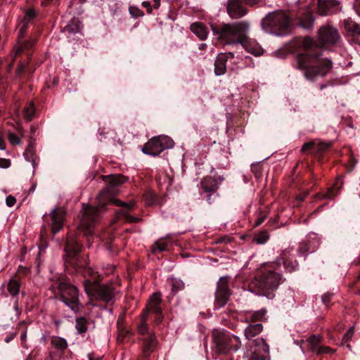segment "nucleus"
Segmentation results:
<instances>
[{"mask_svg": "<svg viewBox=\"0 0 360 360\" xmlns=\"http://www.w3.org/2000/svg\"><path fill=\"white\" fill-rule=\"evenodd\" d=\"M24 68H25V67H24V65H21L19 67L18 70V74H20V73L22 71V70L24 69Z\"/></svg>", "mask_w": 360, "mask_h": 360, "instance_id": "680f3d73", "label": "nucleus"}, {"mask_svg": "<svg viewBox=\"0 0 360 360\" xmlns=\"http://www.w3.org/2000/svg\"><path fill=\"white\" fill-rule=\"evenodd\" d=\"M8 139L9 141L13 145H19L21 143L20 139L14 133H8Z\"/></svg>", "mask_w": 360, "mask_h": 360, "instance_id": "ea45409f", "label": "nucleus"}, {"mask_svg": "<svg viewBox=\"0 0 360 360\" xmlns=\"http://www.w3.org/2000/svg\"><path fill=\"white\" fill-rule=\"evenodd\" d=\"M167 242L165 239H160L155 242L153 246V251L155 252L156 250L159 252H162L167 250Z\"/></svg>", "mask_w": 360, "mask_h": 360, "instance_id": "e433bc0d", "label": "nucleus"}, {"mask_svg": "<svg viewBox=\"0 0 360 360\" xmlns=\"http://www.w3.org/2000/svg\"><path fill=\"white\" fill-rule=\"evenodd\" d=\"M301 44L305 53L298 56L297 68L304 71L308 79L326 75L332 68V62L321 57L316 43L311 37L304 38Z\"/></svg>", "mask_w": 360, "mask_h": 360, "instance_id": "f03ea898", "label": "nucleus"}, {"mask_svg": "<svg viewBox=\"0 0 360 360\" xmlns=\"http://www.w3.org/2000/svg\"><path fill=\"white\" fill-rule=\"evenodd\" d=\"M24 157L27 160L32 162L34 167L37 164L34 148L31 142L24 152Z\"/></svg>", "mask_w": 360, "mask_h": 360, "instance_id": "cd10ccee", "label": "nucleus"}, {"mask_svg": "<svg viewBox=\"0 0 360 360\" xmlns=\"http://www.w3.org/2000/svg\"><path fill=\"white\" fill-rule=\"evenodd\" d=\"M86 0H72L70 4L71 7H73L75 4H83Z\"/></svg>", "mask_w": 360, "mask_h": 360, "instance_id": "864d4df0", "label": "nucleus"}, {"mask_svg": "<svg viewBox=\"0 0 360 360\" xmlns=\"http://www.w3.org/2000/svg\"><path fill=\"white\" fill-rule=\"evenodd\" d=\"M154 314H155V318L154 320L155 324L160 323L162 320V318H163L162 311L159 312V313H154Z\"/></svg>", "mask_w": 360, "mask_h": 360, "instance_id": "de8ad7c7", "label": "nucleus"}, {"mask_svg": "<svg viewBox=\"0 0 360 360\" xmlns=\"http://www.w3.org/2000/svg\"><path fill=\"white\" fill-rule=\"evenodd\" d=\"M82 28V22L76 18H73L64 28L65 32L68 33H77Z\"/></svg>", "mask_w": 360, "mask_h": 360, "instance_id": "393cba45", "label": "nucleus"}, {"mask_svg": "<svg viewBox=\"0 0 360 360\" xmlns=\"http://www.w3.org/2000/svg\"><path fill=\"white\" fill-rule=\"evenodd\" d=\"M207 45L205 43H202L199 45V49L203 50L206 48Z\"/></svg>", "mask_w": 360, "mask_h": 360, "instance_id": "bf43d9fd", "label": "nucleus"}, {"mask_svg": "<svg viewBox=\"0 0 360 360\" xmlns=\"http://www.w3.org/2000/svg\"><path fill=\"white\" fill-rule=\"evenodd\" d=\"M331 297H332V295L330 294V293H326L324 294L323 296H322V302H323V304H328L330 300H331Z\"/></svg>", "mask_w": 360, "mask_h": 360, "instance_id": "49530a36", "label": "nucleus"}, {"mask_svg": "<svg viewBox=\"0 0 360 360\" xmlns=\"http://www.w3.org/2000/svg\"><path fill=\"white\" fill-rule=\"evenodd\" d=\"M14 309L16 311H18L19 310V307H18V302L16 301L15 302V304H14Z\"/></svg>", "mask_w": 360, "mask_h": 360, "instance_id": "e2e57ef3", "label": "nucleus"}, {"mask_svg": "<svg viewBox=\"0 0 360 360\" xmlns=\"http://www.w3.org/2000/svg\"><path fill=\"white\" fill-rule=\"evenodd\" d=\"M341 41L340 35L338 30L330 25L322 26L318 32L319 46L328 48L338 45Z\"/></svg>", "mask_w": 360, "mask_h": 360, "instance_id": "9b49d317", "label": "nucleus"}, {"mask_svg": "<svg viewBox=\"0 0 360 360\" xmlns=\"http://www.w3.org/2000/svg\"><path fill=\"white\" fill-rule=\"evenodd\" d=\"M142 6L147 8V12L148 13H152V7L150 6V3L149 1H143L142 2Z\"/></svg>", "mask_w": 360, "mask_h": 360, "instance_id": "8fccbe9b", "label": "nucleus"}, {"mask_svg": "<svg viewBox=\"0 0 360 360\" xmlns=\"http://www.w3.org/2000/svg\"><path fill=\"white\" fill-rule=\"evenodd\" d=\"M227 11L232 18H239L246 13V10L241 0H229L227 5Z\"/></svg>", "mask_w": 360, "mask_h": 360, "instance_id": "dca6fc26", "label": "nucleus"}, {"mask_svg": "<svg viewBox=\"0 0 360 360\" xmlns=\"http://www.w3.org/2000/svg\"><path fill=\"white\" fill-rule=\"evenodd\" d=\"M330 143H326V142H308L304 143L302 148L301 151L302 153H307V152H311V153H316V152H321L323 151L324 150L330 147Z\"/></svg>", "mask_w": 360, "mask_h": 360, "instance_id": "a211bd4d", "label": "nucleus"}, {"mask_svg": "<svg viewBox=\"0 0 360 360\" xmlns=\"http://www.w3.org/2000/svg\"><path fill=\"white\" fill-rule=\"evenodd\" d=\"M249 28L248 22L241 21L224 24L221 27H212V30L224 44H240L248 52L255 56H260L263 53L262 48L255 40L247 37Z\"/></svg>", "mask_w": 360, "mask_h": 360, "instance_id": "7ed1b4c3", "label": "nucleus"}, {"mask_svg": "<svg viewBox=\"0 0 360 360\" xmlns=\"http://www.w3.org/2000/svg\"><path fill=\"white\" fill-rule=\"evenodd\" d=\"M118 325V340L123 342L124 340V338L129 335V331L127 330H125L122 328V326L120 325V319H119L117 321Z\"/></svg>", "mask_w": 360, "mask_h": 360, "instance_id": "58836bf2", "label": "nucleus"}, {"mask_svg": "<svg viewBox=\"0 0 360 360\" xmlns=\"http://www.w3.org/2000/svg\"><path fill=\"white\" fill-rule=\"evenodd\" d=\"M6 205L9 207H12L15 205L16 200L15 198L11 195H9L6 199Z\"/></svg>", "mask_w": 360, "mask_h": 360, "instance_id": "c03bdc74", "label": "nucleus"}, {"mask_svg": "<svg viewBox=\"0 0 360 360\" xmlns=\"http://www.w3.org/2000/svg\"><path fill=\"white\" fill-rule=\"evenodd\" d=\"M321 340V336L313 335L306 340L305 344L310 351L316 353L317 349L319 347V345Z\"/></svg>", "mask_w": 360, "mask_h": 360, "instance_id": "b1692460", "label": "nucleus"}, {"mask_svg": "<svg viewBox=\"0 0 360 360\" xmlns=\"http://www.w3.org/2000/svg\"><path fill=\"white\" fill-rule=\"evenodd\" d=\"M162 297L159 292L153 293L149 298L148 304L141 314V321L138 326L139 334L143 335V356L148 358L153 352L157 347V340L155 334L149 331L146 319L150 312L159 313L162 311Z\"/></svg>", "mask_w": 360, "mask_h": 360, "instance_id": "20e7f679", "label": "nucleus"}, {"mask_svg": "<svg viewBox=\"0 0 360 360\" xmlns=\"http://www.w3.org/2000/svg\"><path fill=\"white\" fill-rule=\"evenodd\" d=\"M57 288L60 300L72 311H79L81 303L77 288L65 282H60Z\"/></svg>", "mask_w": 360, "mask_h": 360, "instance_id": "6e6552de", "label": "nucleus"}, {"mask_svg": "<svg viewBox=\"0 0 360 360\" xmlns=\"http://www.w3.org/2000/svg\"><path fill=\"white\" fill-rule=\"evenodd\" d=\"M79 271L86 278L84 282V290L89 297L104 302L112 300L115 295L112 288L109 285H101L98 282L99 275L97 271L89 265L79 269Z\"/></svg>", "mask_w": 360, "mask_h": 360, "instance_id": "423d86ee", "label": "nucleus"}, {"mask_svg": "<svg viewBox=\"0 0 360 360\" xmlns=\"http://www.w3.org/2000/svg\"><path fill=\"white\" fill-rule=\"evenodd\" d=\"M81 250V245L79 242L71 236H68L65 251L70 257H75Z\"/></svg>", "mask_w": 360, "mask_h": 360, "instance_id": "6ab92c4d", "label": "nucleus"}, {"mask_svg": "<svg viewBox=\"0 0 360 360\" xmlns=\"http://www.w3.org/2000/svg\"><path fill=\"white\" fill-rule=\"evenodd\" d=\"M207 200L209 202V203H211V202H210V200H211V195H209L207 196Z\"/></svg>", "mask_w": 360, "mask_h": 360, "instance_id": "338daca9", "label": "nucleus"}, {"mask_svg": "<svg viewBox=\"0 0 360 360\" xmlns=\"http://www.w3.org/2000/svg\"><path fill=\"white\" fill-rule=\"evenodd\" d=\"M338 194V188L335 186L329 188L325 194H319L318 198L321 199H333Z\"/></svg>", "mask_w": 360, "mask_h": 360, "instance_id": "473e14b6", "label": "nucleus"}, {"mask_svg": "<svg viewBox=\"0 0 360 360\" xmlns=\"http://www.w3.org/2000/svg\"><path fill=\"white\" fill-rule=\"evenodd\" d=\"M265 218H266V217H265V216H263V217H259V218L256 220V221H255V226H257L261 225V224L264 222V221Z\"/></svg>", "mask_w": 360, "mask_h": 360, "instance_id": "603ef678", "label": "nucleus"}, {"mask_svg": "<svg viewBox=\"0 0 360 360\" xmlns=\"http://www.w3.org/2000/svg\"><path fill=\"white\" fill-rule=\"evenodd\" d=\"M26 338H27V333H26V331H24L20 335V339L22 340V347H27V346L25 345V341L26 340Z\"/></svg>", "mask_w": 360, "mask_h": 360, "instance_id": "3c124183", "label": "nucleus"}, {"mask_svg": "<svg viewBox=\"0 0 360 360\" xmlns=\"http://www.w3.org/2000/svg\"><path fill=\"white\" fill-rule=\"evenodd\" d=\"M191 30L201 40L207 37V30L201 22H194L191 25Z\"/></svg>", "mask_w": 360, "mask_h": 360, "instance_id": "4be33fe9", "label": "nucleus"}, {"mask_svg": "<svg viewBox=\"0 0 360 360\" xmlns=\"http://www.w3.org/2000/svg\"><path fill=\"white\" fill-rule=\"evenodd\" d=\"M88 321L84 317L76 319L75 328L79 333H84L87 330Z\"/></svg>", "mask_w": 360, "mask_h": 360, "instance_id": "7c9ffc66", "label": "nucleus"}, {"mask_svg": "<svg viewBox=\"0 0 360 360\" xmlns=\"http://www.w3.org/2000/svg\"><path fill=\"white\" fill-rule=\"evenodd\" d=\"M213 339L217 352L219 354H228L232 351H237L241 345L240 338L227 331L214 330Z\"/></svg>", "mask_w": 360, "mask_h": 360, "instance_id": "0eeeda50", "label": "nucleus"}, {"mask_svg": "<svg viewBox=\"0 0 360 360\" xmlns=\"http://www.w3.org/2000/svg\"><path fill=\"white\" fill-rule=\"evenodd\" d=\"M344 27L345 30L350 33L352 36L360 34V27L359 25L351 20H345L344 21Z\"/></svg>", "mask_w": 360, "mask_h": 360, "instance_id": "a878e982", "label": "nucleus"}, {"mask_svg": "<svg viewBox=\"0 0 360 360\" xmlns=\"http://www.w3.org/2000/svg\"><path fill=\"white\" fill-rule=\"evenodd\" d=\"M7 290L11 295H17L20 291V283L16 279H11L7 284Z\"/></svg>", "mask_w": 360, "mask_h": 360, "instance_id": "c756f323", "label": "nucleus"}, {"mask_svg": "<svg viewBox=\"0 0 360 360\" xmlns=\"http://www.w3.org/2000/svg\"><path fill=\"white\" fill-rule=\"evenodd\" d=\"M333 350L329 347H319L316 352V354L318 355L322 354H329L333 353Z\"/></svg>", "mask_w": 360, "mask_h": 360, "instance_id": "79ce46f5", "label": "nucleus"}, {"mask_svg": "<svg viewBox=\"0 0 360 360\" xmlns=\"http://www.w3.org/2000/svg\"><path fill=\"white\" fill-rule=\"evenodd\" d=\"M51 344L53 347L62 352L68 347L67 341L58 336H53L51 339Z\"/></svg>", "mask_w": 360, "mask_h": 360, "instance_id": "bb28decb", "label": "nucleus"}, {"mask_svg": "<svg viewBox=\"0 0 360 360\" xmlns=\"http://www.w3.org/2000/svg\"><path fill=\"white\" fill-rule=\"evenodd\" d=\"M262 26L266 32H285L289 27V18L281 11L269 13L262 21Z\"/></svg>", "mask_w": 360, "mask_h": 360, "instance_id": "1a4fd4ad", "label": "nucleus"}, {"mask_svg": "<svg viewBox=\"0 0 360 360\" xmlns=\"http://www.w3.org/2000/svg\"><path fill=\"white\" fill-rule=\"evenodd\" d=\"M263 329L261 323H255L248 326L245 330V336L248 340H251L259 334Z\"/></svg>", "mask_w": 360, "mask_h": 360, "instance_id": "5701e85b", "label": "nucleus"}, {"mask_svg": "<svg viewBox=\"0 0 360 360\" xmlns=\"http://www.w3.org/2000/svg\"><path fill=\"white\" fill-rule=\"evenodd\" d=\"M174 145L173 140L167 136H155L147 142L142 151L147 155L156 156L160 154L164 150L172 148Z\"/></svg>", "mask_w": 360, "mask_h": 360, "instance_id": "9d476101", "label": "nucleus"}, {"mask_svg": "<svg viewBox=\"0 0 360 360\" xmlns=\"http://www.w3.org/2000/svg\"><path fill=\"white\" fill-rule=\"evenodd\" d=\"M338 5L336 0H319L318 11L322 15H330L337 11Z\"/></svg>", "mask_w": 360, "mask_h": 360, "instance_id": "f3484780", "label": "nucleus"}, {"mask_svg": "<svg viewBox=\"0 0 360 360\" xmlns=\"http://www.w3.org/2000/svg\"><path fill=\"white\" fill-rule=\"evenodd\" d=\"M314 19L310 12L307 11L300 17V25L304 29H310L312 27Z\"/></svg>", "mask_w": 360, "mask_h": 360, "instance_id": "c85d7f7f", "label": "nucleus"}, {"mask_svg": "<svg viewBox=\"0 0 360 360\" xmlns=\"http://www.w3.org/2000/svg\"><path fill=\"white\" fill-rule=\"evenodd\" d=\"M231 291L229 286V278L221 277L217 283L215 293L216 300L219 307H223L227 302Z\"/></svg>", "mask_w": 360, "mask_h": 360, "instance_id": "f8f14e48", "label": "nucleus"}, {"mask_svg": "<svg viewBox=\"0 0 360 360\" xmlns=\"http://www.w3.org/2000/svg\"><path fill=\"white\" fill-rule=\"evenodd\" d=\"M35 16L36 11L34 8H30L27 11L24 18L20 23V28L19 30V35L20 37H22L25 34L27 25L32 21Z\"/></svg>", "mask_w": 360, "mask_h": 360, "instance_id": "412c9836", "label": "nucleus"}, {"mask_svg": "<svg viewBox=\"0 0 360 360\" xmlns=\"http://www.w3.org/2000/svg\"><path fill=\"white\" fill-rule=\"evenodd\" d=\"M160 0H154V5H153L154 8L157 9L160 7Z\"/></svg>", "mask_w": 360, "mask_h": 360, "instance_id": "4d7b16f0", "label": "nucleus"}, {"mask_svg": "<svg viewBox=\"0 0 360 360\" xmlns=\"http://www.w3.org/2000/svg\"><path fill=\"white\" fill-rule=\"evenodd\" d=\"M234 55L231 52L219 53L214 63V73L220 76L224 75L226 70V62L229 59H233Z\"/></svg>", "mask_w": 360, "mask_h": 360, "instance_id": "2eb2a0df", "label": "nucleus"}, {"mask_svg": "<svg viewBox=\"0 0 360 360\" xmlns=\"http://www.w3.org/2000/svg\"><path fill=\"white\" fill-rule=\"evenodd\" d=\"M5 148H6L5 143H4L1 136H0V150H4Z\"/></svg>", "mask_w": 360, "mask_h": 360, "instance_id": "6e6d98bb", "label": "nucleus"}, {"mask_svg": "<svg viewBox=\"0 0 360 360\" xmlns=\"http://www.w3.org/2000/svg\"><path fill=\"white\" fill-rule=\"evenodd\" d=\"M287 252V251H286V250H285V251L283 252V255H282V259H285V252Z\"/></svg>", "mask_w": 360, "mask_h": 360, "instance_id": "774afa93", "label": "nucleus"}, {"mask_svg": "<svg viewBox=\"0 0 360 360\" xmlns=\"http://www.w3.org/2000/svg\"><path fill=\"white\" fill-rule=\"evenodd\" d=\"M354 334V328L352 327L349 328V330L347 331V333L345 335L343 339L345 342L348 341L352 337Z\"/></svg>", "mask_w": 360, "mask_h": 360, "instance_id": "a18cd8bd", "label": "nucleus"}, {"mask_svg": "<svg viewBox=\"0 0 360 360\" xmlns=\"http://www.w3.org/2000/svg\"><path fill=\"white\" fill-rule=\"evenodd\" d=\"M11 165V161L6 158H0V167L6 169L8 168Z\"/></svg>", "mask_w": 360, "mask_h": 360, "instance_id": "37998d69", "label": "nucleus"}, {"mask_svg": "<svg viewBox=\"0 0 360 360\" xmlns=\"http://www.w3.org/2000/svg\"><path fill=\"white\" fill-rule=\"evenodd\" d=\"M89 360H101V359H94L91 354H89Z\"/></svg>", "mask_w": 360, "mask_h": 360, "instance_id": "69168bd1", "label": "nucleus"}, {"mask_svg": "<svg viewBox=\"0 0 360 360\" xmlns=\"http://www.w3.org/2000/svg\"><path fill=\"white\" fill-rule=\"evenodd\" d=\"M257 349L252 354L250 360H268L269 346L263 338H257L254 340Z\"/></svg>", "mask_w": 360, "mask_h": 360, "instance_id": "ddd939ff", "label": "nucleus"}, {"mask_svg": "<svg viewBox=\"0 0 360 360\" xmlns=\"http://www.w3.org/2000/svg\"><path fill=\"white\" fill-rule=\"evenodd\" d=\"M222 179H219L212 176H206L201 181L202 188L205 192L214 193L219 188V184Z\"/></svg>", "mask_w": 360, "mask_h": 360, "instance_id": "aec40b11", "label": "nucleus"}, {"mask_svg": "<svg viewBox=\"0 0 360 360\" xmlns=\"http://www.w3.org/2000/svg\"><path fill=\"white\" fill-rule=\"evenodd\" d=\"M246 3L250 5H255L259 4L260 0H245Z\"/></svg>", "mask_w": 360, "mask_h": 360, "instance_id": "5fc2aeb1", "label": "nucleus"}, {"mask_svg": "<svg viewBox=\"0 0 360 360\" xmlns=\"http://www.w3.org/2000/svg\"><path fill=\"white\" fill-rule=\"evenodd\" d=\"M281 281L280 272L276 271L273 264L266 265L262 268L261 273L250 283V288L257 295L272 299Z\"/></svg>", "mask_w": 360, "mask_h": 360, "instance_id": "39448f33", "label": "nucleus"}, {"mask_svg": "<svg viewBox=\"0 0 360 360\" xmlns=\"http://www.w3.org/2000/svg\"><path fill=\"white\" fill-rule=\"evenodd\" d=\"M35 109L32 102H30L24 108V115L28 120L32 118Z\"/></svg>", "mask_w": 360, "mask_h": 360, "instance_id": "f704fd0d", "label": "nucleus"}, {"mask_svg": "<svg viewBox=\"0 0 360 360\" xmlns=\"http://www.w3.org/2000/svg\"><path fill=\"white\" fill-rule=\"evenodd\" d=\"M269 237L266 231H262L255 236L253 240L257 244H264L268 240Z\"/></svg>", "mask_w": 360, "mask_h": 360, "instance_id": "c9c22d12", "label": "nucleus"}, {"mask_svg": "<svg viewBox=\"0 0 360 360\" xmlns=\"http://www.w3.org/2000/svg\"><path fill=\"white\" fill-rule=\"evenodd\" d=\"M283 264L285 266V268L288 271H293L295 269V268L297 267V263H295L293 264H292L291 266H289L287 263L286 261H284L283 262Z\"/></svg>", "mask_w": 360, "mask_h": 360, "instance_id": "09e8293b", "label": "nucleus"}, {"mask_svg": "<svg viewBox=\"0 0 360 360\" xmlns=\"http://www.w3.org/2000/svg\"><path fill=\"white\" fill-rule=\"evenodd\" d=\"M266 313V309H261L257 311L253 312L250 316V320L252 321H261L264 317L265 314Z\"/></svg>", "mask_w": 360, "mask_h": 360, "instance_id": "4c0bfd02", "label": "nucleus"}, {"mask_svg": "<svg viewBox=\"0 0 360 360\" xmlns=\"http://www.w3.org/2000/svg\"><path fill=\"white\" fill-rule=\"evenodd\" d=\"M34 40H30L24 42L22 44L19 45L15 49L14 56L16 57L18 55L21 54L25 52L26 51H28L29 49H30L34 45Z\"/></svg>", "mask_w": 360, "mask_h": 360, "instance_id": "2f4dec72", "label": "nucleus"}, {"mask_svg": "<svg viewBox=\"0 0 360 360\" xmlns=\"http://www.w3.org/2000/svg\"><path fill=\"white\" fill-rule=\"evenodd\" d=\"M306 195H307V193H305L304 195L300 194L297 196V199L299 200L300 201H302L304 199Z\"/></svg>", "mask_w": 360, "mask_h": 360, "instance_id": "13d9d810", "label": "nucleus"}, {"mask_svg": "<svg viewBox=\"0 0 360 360\" xmlns=\"http://www.w3.org/2000/svg\"><path fill=\"white\" fill-rule=\"evenodd\" d=\"M105 179L108 184L97 197L100 207L85 206L83 204L84 213L78 226V231L86 237L93 234V228L100 218V209L108 204H114L123 207V210L117 212V219H123L129 223H136L139 221V218L130 216L128 213V210L134 206V201L127 203L115 198L119 191L118 187L125 183L128 179L121 174L106 176Z\"/></svg>", "mask_w": 360, "mask_h": 360, "instance_id": "f257e3e1", "label": "nucleus"}, {"mask_svg": "<svg viewBox=\"0 0 360 360\" xmlns=\"http://www.w3.org/2000/svg\"><path fill=\"white\" fill-rule=\"evenodd\" d=\"M357 12L360 14V0L357 2Z\"/></svg>", "mask_w": 360, "mask_h": 360, "instance_id": "0e129e2a", "label": "nucleus"}, {"mask_svg": "<svg viewBox=\"0 0 360 360\" xmlns=\"http://www.w3.org/2000/svg\"><path fill=\"white\" fill-rule=\"evenodd\" d=\"M51 0H43L42 2H41V5L45 6H46L47 4H49V2H51Z\"/></svg>", "mask_w": 360, "mask_h": 360, "instance_id": "052dcab7", "label": "nucleus"}, {"mask_svg": "<svg viewBox=\"0 0 360 360\" xmlns=\"http://www.w3.org/2000/svg\"><path fill=\"white\" fill-rule=\"evenodd\" d=\"M65 211L62 208H56L51 213V228L53 234L60 231L63 227Z\"/></svg>", "mask_w": 360, "mask_h": 360, "instance_id": "4468645a", "label": "nucleus"}, {"mask_svg": "<svg viewBox=\"0 0 360 360\" xmlns=\"http://www.w3.org/2000/svg\"><path fill=\"white\" fill-rule=\"evenodd\" d=\"M170 285H172V290L174 292H176L184 288V284L182 281L176 278L170 279Z\"/></svg>", "mask_w": 360, "mask_h": 360, "instance_id": "72a5a7b5", "label": "nucleus"}, {"mask_svg": "<svg viewBox=\"0 0 360 360\" xmlns=\"http://www.w3.org/2000/svg\"><path fill=\"white\" fill-rule=\"evenodd\" d=\"M129 13L134 18L143 16L144 15L143 12L136 7H130Z\"/></svg>", "mask_w": 360, "mask_h": 360, "instance_id": "a19ab883", "label": "nucleus"}]
</instances>
